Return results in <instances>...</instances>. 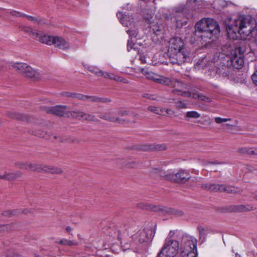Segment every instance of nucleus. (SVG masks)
Here are the masks:
<instances>
[{"label":"nucleus","instance_id":"nucleus-1","mask_svg":"<svg viewBox=\"0 0 257 257\" xmlns=\"http://www.w3.org/2000/svg\"><path fill=\"white\" fill-rule=\"evenodd\" d=\"M195 29L193 33L194 40L204 46L217 39L220 31L218 23L209 18L198 22L195 25Z\"/></svg>","mask_w":257,"mask_h":257},{"label":"nucleus","instance_id":"nucleus-2","mask_svg":"<svg viewBox=\"0 0 257 257\" xmlns=\"http://www.w3.org/2000/svg\"><path fill=\"white\" fill-rule=\"evenodd\" d=\"M254 22V20L250 16H242L234 20L233 24L227 23L225 21L224 25L228 37L234 39L236 33L245 36H252L257 30L255 29L256 24Z\"/></svg>","mask_w":257,"mask_h":257},{"label":"nucleus","instance_id":"nucleus-3","mask_svg":"<svg viewBox=\"0 0 257 257\" xmlns=\"http://www.w3.org/2000/svg\"><path fill=\"white\" fill-rule=\"evenodd\" d=\"M250 51L248 41L241 40L235 44L234 49L231 53L229 60H227L228 64L232 68L239 69L244 64V56L247 54Z\"/></svg>","mask_w":257,"mask_h":257},{"label":"nucleus","instance_id":"nucleus-4","mask_svg":"<svg viewBox=\"0 0 257 257\" xmlns=\"http://www.w3.org/2000/svg\"><path fill=\"white\" fill-rule=\"evenodd\" d=\"M151 173L158 174L159 176L163 177L164 179L177 183H185L191 178L189 172L183 169L179 170L176 173L166 174L160 168H153Z\"/></svg>","mask_w":257,"mask_h":257},{"label":"nucleus","instance_id":"nucleus-5","mask_svg":"<svg viewBox=\"0 0 257 257\" xmlns=\"http://www.w3.org/2000/svg\"><path fill=\"white\" fill-rule=\"evenodd\" d=\"M153 14L149 10H146L144 12L143 18L146 23L150 24V31L152 32L154 34L153 39L159 41L164 38V27L162 25L153 24Z\"/></svg>","mask_w":257,"mask_h":257},{"label":"nucleus","instance_id":"nucleus-6","mask_svg":"<svg viewBox=\"0 0 257 257\" xmlns=\"http://www.w3.org/2000/svg\"><path fill=\"white\" fill-rule=\"evenodd\" d=\"M179 242L170 238H167L157 257H175L178 252Z\"/></svg>","mask_w":257,"mask_h":257},{"label":"nucleus","instance_id":"nucleus-7","mask_svg":"<svg viewBox=\"0 0 257 257\" xmlns=\"http://www.w3.org/2000/svg\"><path fill=\"white\" fill-rule=\"evenodd\" d=\"M38 38H39V41L40 42L48 45H54L61 49L66 50L69 48V44L61 37H53L47 35H41L39 34Z\"/></svg>","mask_w":257,"mask_h":257},{"label":"nucleus","instance_id":"nucleus-8","mask_svg":"<svg viewBox=\"0 0 257 257\" xmlns=\"http://www.w3.org/2000/svg\"><path fill=\"white\" fill-rule=\"evenodd\" d=\"M181 249L182 257H196L197 255L196 244L188 236L182 238Z\"/></svg>","mask_w":257,"mask_h":257},{"label":"nucleus","instance_id":"nucleus-9","mask_svg":"<svg viewBox=\"0 0 257 257\" xmlns=\"http://www.w3.org/2000/svg\"><path fill=\"white\" fill-rule=\"evenodd\" d=\"M13 68L24 76L34 80H38L41 78L40 73L36 71L31 66L24 63H15L12 65Z\"/></svg>","mask_w":257,"mask_h":257},{"label":"nucleus","instance_id":"nucleus-10","mask_svg":"<svg viewBox=\"0 0 257 257\" xmlns=\"http://www.w3.org/2000/svg\"><path fill=\"white\" fill-rule=\"evenodd\" d=\"M167 55L172 64L178 65L184 63L189 58V53L186 50H168Z\"/></svg>","mask_w":257,"mask_h":257},{"label":"nucleus","instance_id":"nucleus-11","mask_svg":"<svg viewBox=\"0 0 257 257\" xmlns=\"http://www.w3.org/2000/svg\"><path fill=\"white\" fill-rule=\"evenodd\" d=\"M66 105H57L52 107H44V110L48 114H52L61 117H70L69 111H67Z\"/></svg>","mask_w":257,"mask_h":257},{"label":"nucleus","instance_id":"nucleus-12","mask_svg":"<svg viewBox=\"0 0 257 257\" xmlns=\"http://www.w3.org/2000/svg\"><path fill=\"white\" fill-rule=\"evenodd\" d=\"M156 227L154 228H144L140 230L138 233L137 238L140 243L147 241L148 239L153 237L156 232Z\"/></svg>","mask_w":257,"mask_h":257},{"label":"nucleus","instance_id":"nucleus-13","mask_svg":"<svg viewBox=\"0 0 257 257\" xmlns=\"http://www.w3.org/2000/svg\"><path fill=\"white\" fill-rule=\"evenodd\" d=\"M225 64L223 62H220L216 68V73L222 77H229L233 75L234 70L230 65L228 64V62Z\"/></svg>","mask_w":257,"mask_h":257},{"label":"nucleus","instance_id":"nucleus-14","mask_svg":"<svg viewBox=\"0 0 257 257\" xmlns=\"http://www.w3.org/2000/svg\"><path fill=\"white\" fill-rule=\"evenodd\" d=\"M167 147L165 144H150L137 146L135 149L143 151H161L166 150Z\"/></svg>","mask_w":257,"mask_h":257},{"label":"nucleus","instance_id":"nucleus-15","mask_svg":"<svg viewBox=\"0 0 257 257\" xmlns=\"http://www.w3.org/2000/svg\"><path fill=\"white\" fill-rule=\"evenodd\" d=\"M170 47L168 50H186L184 47V42L181 38L175 37L172 38L169 41Z\"/></svg>","mask_w":257,"mask_h":257},{"label":"nucleus","instance_id":"nucleus-16","mask_svg":"<svg viewBox=\"0 0 257 257\" xmlns=\"http://www.w3.org/2000/svg\"><path fill=\"white\" fill-rule=\"evenodd\" d=\"M138 206L141 209L156 212H160L162 213H166V210L167 209V208L166 207L162 206L155 205L146 203H139L138 204Z\"/></svg>","mask_w":257,"mask_h":257},{"label":"nucleus","instance_id":"nucleus-17","mask_svg":"<svg viewBox=\"0 0 257 257\" xmlns=\"http://www.w3.org/2000/svg\"><path fill=\"white\" fill-rule=\"evenodd\" d=\"M34 209H16L12 210H7L5 211L2 213V215L5 216H12L14 215H16L21 213L24 214H28V213H33Z\"/></svg>","mask_w":257,"mask_h":257},{"label":"nucleus","instance_id":"nucleus-18","mask_svg":"<svg viewBox=\"0 0 257 257\" xmlns=\"http://www.w3.org/2000/svg\"><path fill=\"white\" fill-rule=\"evenodd\" d=\"M117 17L120 20V22L125 27H130L134 25L133 18L131 16L123 14L121 12L116 14Z\"/></svg>","mask_w":257,"mask_h":257},{"label":"nucleus","instance_id":"nucleus-19","mask_svg":"<svg viewBox=\"0 0 257 257\" xmlns=\"http://www.w3.org/2000/svg\"><path fill=\"white\" fill-rule=\"evenodd\" d=\"M22 175V173L20 171H17L14 173L5 172L3 175V180L11 181L21 177Z\"/></svg>","mask_w":257,"mask_h":257},{"label":"nucleus","instance_id":"nucleus-20","mask_svg":"<svg viewBox=\"0 0 257 257\" xmlns=\"http://www.w3.org/2000/svg\"><path fill=\"white\" fill-rule=\"evenodd\" d=\"M253 210V207L249 205H244L242 204L231 206L229 208V211L244 212Z\"/></svg>","mask_w":257,"mask_h":257},{"label":"nucleus","instance_id":"nucleus-21","mask_svg":"<svg viewBox=\"0 0 257 257\" xmlns=\"http://www.w3.org/2000/svg\"><path fill=\"white\" fill-rule=\"evenodd\" d=\"M29 133L31 135L38 136L40 138H44L46 139H52L53 134H51L50 133L44 132L42 130H29Z\"/></svg>","mask_w":257,"mask_h":257},{"label":"nucleus","instance_id":"nucleus-22","mask_svg":"<svg viewBox=\"0 0 257 257\" xmlns=\"http://www.w3.org/2000/svg\"><path fill=\"white\" fill-rule=\"evenodd\" d=\"M184 8H181V9H178L176 10V13H177L175 16V19L177 27H181L183 25H185L187 23V19L186 18H184L182 19H180V15H181L180 12L183 11Z\"/></svg>","mask_w":257,"mask_h":257},{"label":"nucleus","instance_id":"nucleus-23","mask_svg":"<svg viewBox=\"0 0 257 257\" xmlns=\"http://www.w3.org/2000/svg\"><path fill=\"white\" fill-rule=\"evenodd\" d=\"M6 115L10 118L17 120H27L28 119L27 115L16 112H8L6 113Z\"/></svg>","mask_w":257,"mask_h":257},{"label":"nucleus","instance_id":"nucleus-24","mask_svg":"<svg viewBox=\"0 0 257 257\" xmlns=\"http://www.w3.org/2000/svg\"><path fill=\"white\" fill-rule=\"evenodd\" d=\"M19 28L25 33H28L33 39H36L39 35V33L34 32L31 27L22 25L19 27Z\"/></svg>","mask_w":257,"mask_h":257},{"label":"nucleus","instance_id":"nucleus-25","mask_svg":"<svg viewBox=\"0 0 257 257\" xmlns=\"http://www.w3.org/2000/svg\"><path fill=\"white\" fill-rule=\"evenodd\" d=\"M43 172L51 173L52 174H60L63 172L61 168L54 167L51 166H44Z\"/></svg>","mask_w":257,"mask_h":257},{"label":"nucleus","instance_id":"nucleus-26","mask_svg":"<svg viewBox=\"0 0 257 257\" xmlns=\"http://www.w3.org/2000/svg\"><path fill=\"white\" fill-rule=\"evenodd\" d=\"M44 166L43 165H38L36 164H28L27 170L32 171H37L39 172H43Z\"/></svg>","mask_w":257,"mask_h":257},{"label":"nucleus","instance_id":"nucleus-27","mask_svg":"<svg viewBox=\"0 0 257 257\" xmlns=\"http://www.w3.org/2000/svg\"><path fill=\"white\" fill-rule=\"evenodd\" d=\"M201 188L207 191L211 192L217 191V184L214 183L203 184L201 185Z\"/></svg>","mask_w":257,"mask_h":257},{"label":"nucleus","instance_id":"nucleus-28","mask_svg":"<svg viewBox=\"0 0 257 257\" xmlns=\"http://www.w3.org/2000/svg\"><path fill=\"white\" fill-rule=\"evenodd\" d=\"M58 244L68 245V246H76L78 245V243L73 240H68L65 238L61 239L59 241L56 242Z\"/></svg>","mask_w":257,"mask_h":257},{"label":"nucleus","instance_id":"nucleus-29","mask_svg":"<svg viewBox=\"0 0 257 257\" xmlns=\"http://www.w3.org/2000/svg\"><path fill=\"white\" fill-rule=\"evenodd\" d=\"M98 73L102 76H103L104 78H109L110 79H113L116 81H120V78L116 76H115L114 74L112 73H108L106 72H104L101 70L98 71Z\"/></svg>","mask_w":257,"mask_h":257},{"label":"nucleus","instance_id":"nucleus-30","mask_svg":"<svg viewBox=\"0 0 257 257\" xmlns=\"http://www.w3.org/2000/svg\"><path fill=\"white\" fill-rule=\"evenodd\" d=\"M172 92L174 94L181 95L184 97H191V92L188 91H182L181 90L174 89L172 90Z\"/></svg>","mask_w":257,"mask_h":257},{"label":"nucleus","instance_id":"nucleus-31","mask_svg":"<svg viewBox=\"0 0 257 257\" xmlns=\"http://www.w3.org/2000/svg\"><path fill=\"white\" fill-rule=\"evenodd\" d=\"M237 152L242 155H247L248 156L253 155L252 148H239L237 149Z\"/></svg>","mask_w":257,"mask_h":257},{"label":"nucleus","instance_id":"nucleus-32","mask_svg":"<svg viewBox=\"0 0 257 257\" xmlns=\"http://www.w3.org/2000/svg\"><path fill=\"white\" fill-rule=\"evenodd\" d=\"M70 116H71L73 118H82L86 115V113L80 111H69Z\"/></svg>","mask_w":257,"mask_h":257},{"label":"nucleus","instance_id":"nucleus-33","mask_svg":"<svg viewBox=\"0 0 257 257\" xmlns=\"http://www.w3.org/2000/svg\"><path fill=\"white\" fill-rule=\"evenodd\" d=\"M226 192L230 194H241L242 190L234 186H227Z\"/></svg>","mask_w":257,"mask_h":257},{"label":"nucleus","instance_id":"nucleus-34","mask_svg":"<svg viewBox=\"0 0 257 257\" xmlns=\"http://www.w3.org/2000/svg\"><path fill=\"white\" fill-rule=\"evenodd\" d=\"M166 213L169 214H173L176 216H181L184 214V212L182 210L171 208H167Z\"/></svg>","mask_w":257,"mask_h":257},{"label":"nucleus","instance_id":"nucleus-35","mask_svg":"<svg viewBox=\"0 0 257 257\" xmlns=\"http://www.w3.org/2000/svg\"><path fill=\"white\" fill-rule=\"evenodd\" d=\"M52 138H53L55 140L58 139V141L59 142H61L63 143H67L70 142L69 141V140L70 139V136L61 137L53 135Z\"/></svg>","mask_w":257,"mask_h":257},{"label":"nucleus","instance_id":"nucleus-36","mask_svg":"<svg viewBox=\"0 0 257 257\" xmlns=\"http://www.w3.org/2000/svg\"><path fill=\"white\" fill-rule=\"evenodd\" d=\"M148 110L157 114H162V113L164 112V110L162 108H159V107H157L154 106H150L148 107Z\"/></svg>","mask_w":257,"mask_h":257},{"label":"nucleus","instance_id":"nucleus-37","mask_svg":"<svg viewBox=\"0 0 257 257\" xmlns=\"http://www.w3.org/2000/svg\"><path fill=\"white\" fill-rule=\"evenodd\" d=\"M200 116V114L195 111H188L186 114L187 117L197 118Z\"/></svg>","mask_w":257,"mask_h":257},{"label":"nucleus","instance_id":"nucleus-38","mask_svg":"<svg viewBox=\"0 0 257 257\" xmlns=\"http://www.w3.org/2000/svg\"><path fill=\"white\" fill-rule=\"evenodd\" d=\"M198 230L199 232L200 239L204 240L206 235V230L201 226L198 227Z\"/></svg>","mask_w":257,"mask_h":257},{"label":"nucleus","instance_id":"nucleus-39","mask_svg":"<svg viewBox=\"0 0 257 257\" xmlns=\"http://www.w3.org/2000/svg\"><path fill=\"white\" fill-rule=\"evenodd\" d=\"M161 84L166 86H171L173 84V81L170 78L165 77H161Z\"/></svg>","mask_w":257,"mask_h":257},{"label":"nucleus","instance_id":"nucleus-40","mask_svg":"<svg viewBox=\"0 0 257 257\" xmlns=\"http://www.w3.org/2000/svg\"><path fill=\"white\" fill-rule=\"evenodd\" d=\"M127 33L128 34L130 38L132 39V38H137L138 31L137 29L134 28V29H130L126 31Z\"/></svg>","mask_w":257,"mask_h":257},{"label":"nucleus","instance_id":"nucleus-41","mask_svg":"<svg viewBox=\"0 0 257 257\" xmlns=\"http://www.w3.org/2000/svg\"><path fill=\"white\" fill-rule=\"evenodd\" d=\"M21 16H23V17L27 18L29 21H31L34 23H39L41 22V20L39 19L37 17H33L31 16L27 15L25 14H24L23 15H22Z\"/></svg>","mask_w":257,"mask_h":257},{"label":"nucleus","instance_id":"nucleus-42","mask_svg":"<svg viewBox=\"0 0 257 257\" xmlns=\"http://www.w3.org/2000/svg\"><path fill=\"white\" fill-rule=\"evenodd\" d=\"M108 114H102V113H100L99 115H98V116L99 118H102V119H103L105 120H107V121H110V122H112V121L113 120V119H114V116H109Z\"/></svg>","mask_w":257,"mask_h":257},{"label":"nucleus","instance_id":"nucleus-43","mask_svg":"<svg viewBox=\"0 0 257 257\" xmlns=\"http://www.w3.org/2000/svg\"><path fill=\"white\" fill-rule=\"evenodd\" d=\"M12 225L10 224L0 225V232L8 231L9 230H12Z\"/></svg>","mask_w":257,"mask_h":257},{"label":"nucleus","instance_id":"nucleus-44","mask_svg":"<svg viewBox=\"0 0 257 257\" xmlns=\"http://www.w3.org/2000/svg\"><path fill=\"white\" fill-rule=\"evenodd\" d=\"M74 98H76L79 100H85L88 99V95L75 93Z\"/></svg>","mask_w":257,"mask_h":257},{"label":"nucleus","instance_id":"nucleus-45","mask_svg":"<svg viewBox=\"0 0 257 257\" xmlns=\"http://www.w3.org/2000/svg\"><path fill=\"white\" fill-rule=\"evenodd\" d=\"M112 122H115L120 124H125L128 122V121L122 118L114 117L113 120Z\"/></svg>","mask_w":257,"mask_h":257},{"label":"nucleus","instance_id":"nucleus-46","mask_svg":"<svg viewBox=\"0 0 257 257\" xmlns=\"http://www.w3.org/2000/svg\"><path fill=\"white\" fill-rule=\"evenodd\" d=\"M85 119L88 121H97L98 120L95 118L94 115H92L90 114L86 113V115H85Z\"/></svg>","mask_w":257,"mask_h":257},{"label":"nucleus","instance_id":"nucleus-47","mask_svg":"<svg viewBox=\"0 0 257 257\" xmlns=\"http://www.w3.org/2000/svg\"><path fill=\"white\" fill-rule=\"evenodd\" d=\"M28 164L23 163V162H17L15 163V166L18 168L21 169H25L27 170V166Z\"/></svg>","mask_w":257,"mask_h":257},{"label":"nucleus","instance_id":"nucleus-48","mask_svg":"<svg viewBox=\"0 0 257 257\" xmlns=\"http://www.w3.org/2000/svg\"><path fill=\"white\" fill-rule=\"evenodd\" d=\"M227 186L223 184H217V191H219L220 192H225L226 191Z\"/></svg>","mask_w":257,"mask_h":257},{"label":"nucleus","instance_id":"nucleus-49","mask_svg":"<svg viewBox=\"0 0 257 257\" xmlns=\"http://www.w3.org/2000/svg\"><path fill=\"white\" fill-rule=\"evenodd\" d=\"M10 14L13 16L16 17H23V16H21L22 15H23L24 13H22L21 12L12 10L10 12Z\"/></svg>","mask_w":257,"mask_h":257},{"label":"nucleus","instance_id":"nucleus-50","mask_svg":"<svg viewBox=\"0 0 257 257\" xmlns=\"http://www.w3.org/2000/svg\"><path fill=\"white\" fill-rule=\"evenodd\" d=\"M231 120L230 118H221L219 117L215 118V121L217 123H221L223 122H226V121H227L228 120Z\"/></svg>","mask_w":257,"mask_h":257},{"label":"nucleus","instance_id":"nucleus-51","mask_svg":"<svg viewBox=\"0 0 257 257\" xmlns=\"http://www.w3.org/2000/svg\"><path fill=\"white\" fill-rule=\"evenodd\" d=\"M177 104V107L179 109L185 108H186V104L184 103L182 101H178L176 102Z\"/></svg>","mask_w":257,"mask_h":257},{"label":"nucleus","instance_id":"nucleus-52","mask_svg":"<svg viewBox=\"0 0 257 257\" xmlns=\"http://www.w3.org/2000/svg\"><path fill=\"white\" fill-rule=\"evenodd\" d=\"M244 169L250 172H253L257 170V169L250 165H246Z\"/></svg>","mask_w":257,"mask_h":257},{"label":"nucleus","instance_id":"nucleus-53","mask_svg":"<svg viewBox=\"0 0 257 257\" xmlns=\"http://www.w3.org/2000/svg\"><path fill=\"white\" fill-rule=\"evenodd\" d=\"M199 99L208 102H210L211 101V99L210 97H207L202 94H200Z\"/></svg>","mask_w":257,"mask_h":257},{"label":"nucleus","instance_id":"nucleus-54","mask_svg":"<svg viewBox=\"0 0 257 257\" xmlns=\"http://www.w3.org/2000/svg\"><path fill=\"white\" fill-rule=\"evenodd\" d=\"M111 102V100L108 98L99 97L98 102L107 103Z\"/></svg>","mask_w":257,"mask_h":257},{"label":"nucleus","instance_id":"nucleus-55","mask_svg":"<svg viewBox=\"0 0 257 257\" xmlns=\"http://www.w3.org/2000/svg\"><path fill=\"white\" fill-rule=\"evenodd\" d=\"M61 95L65 97H70L74 98L75 93L70 92H63L61 93Z\"/></svg>","mask_w":257,"mask_h":257},{"label":"nucleus","instance_id":"nucleus-56","mask_svg":"<svg viewBox=\"0 0 257 257\" xmlns=\"http://www.w3.org/2000/svg\"><path fill=\"white\" fill-rule=\"evenodd\" d=\"M99 97L96 96H89L88 95V99H90L91 102H98Z\"/></svg>","mask_w":257,"mask_h":257},{"label":"nucleus","instance_id":"nucleus-57","mask_svg":"<svg viewBox=\"0 0 257 257\" xmlns=\"http://www.w3.org/2000/svg\"><path fill=\"white\" fill-rule=\"evenodd\" d=\"M132 39H130L128 40L127 41V50L128 51H130L131 49L134 48V46L135 45V44L133 42V41L131 40Z\"/></svg>","mask_w":257,"mask_h":257},{"label":"nucleus","instance_id":"nucleus-58","mask_svg":"<svg viewBox=\"0 0 257 257\" xmlns=\"http://www.w3.org/2000/svg\"><path fill=\"white\" fill-rule=\"evenodd\" d=\"M142 96L144 98H147L151 100H156V98L155 97L154 95L144 93L142 94Z\"/></svg>","mask_w":257,"mask_h":257},{"label":"nucleus","instance_id":"nucleus-59","mask_svg":"<svg viewBox=\"0 0 257 257\" xmlns=\"http://www.w3.org/2000/svg\"><path fill=\"white\" fill-rule=\"evenodd\" d=\"M140 164V162H132L131 163H128V167L131 168H135L138 167Z\"/></svg>","mask_w":257,"mask_h":257},{"label":"nucleus","instance_id":"nucleus-60","mask_svg":"<svg viewBox=\"0 0 257 257\" xmlns=\"http://www.w3.org/2000/svg\"><path fill=\"white\" fill-rule=\"evenodd\" d=\"M252 80L257 85V70L255 71L251 76Z\"/></svg>","mask_w":257,"mask_h":257},{"label":"nucleus","instance_id":"nucleus-61","mask_svg":"<svg viewBox=\"0 0 257 257\" xmlns=\"http://www.w3.org/2000/svg\"><path fill=\"white\" fill-rule=\"evenodd\" d=\"M200 94L198 93V92H195L193 93L192 94H191V96L194 99H199Z\"/></svg>","mask_w":257,"mask_h":257},{"label":"nucleus","instance_id":"nucleus-62","mask_svg":"<svg viewBox=\"0 0 257 257\" xmlns=\"http://www.w3.org/2000/svg\"><path fill=\"white\" fill-rule=\"evenodd\" d=\"M69 141L70 142V143H76V144H78L80 143V141L77 139V138H71L70 137V139L69 140Z\"/></svg>","mask_w":257,"mask_h":257},{"label":"nucleus","instance_id":"nucleus-63","mask_svg":"<svg viewBox=\"0 0 257 257\" xmlns=\"http://www.w3.org/2000/svg\"><path fill=\"white\" fill-rule=\"evenodd\" d=\"M128 112L126 110L120 111L118 113V114L121 116H126V115H128Z\"/></svg>","mask_w":257,"mask_h":257},{"label":"nucleus","instance_id":"nucleus-64","mask_svg":"<svg viewBox=\"0 0 257 257\" xmlns=\"http://www.w3.org/2000/svg\"><path fill=\"white\" fill-rule=\"evenodd\" d=\"M147 77V78H148V79H151V80H154V79L155 78L153 74L150 73L149 72V73L146 75V76Z\"/></svg>","mask_w":257,"mask_h":257}]
</instances>
